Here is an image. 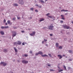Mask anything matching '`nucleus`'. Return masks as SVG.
Segmentation results:
<instances>
[{"instance_id":"obj_1","label":"nucleus","mask_w":73,"mask_h":73,"mask_svg":"<svg viewBox=\"0 0 73 73\" xmlns=\"http://www.w3.org/2000/svg\"><path fill=\"white\" fill-rule=\"evenodd\" d=\"M24 1L23 0H19V3L21 5H23L24 3Z\"/></svg>"},{"instance_id":"obj_2","label":"nucleus","mask_w":73,"mask_h":73,"mask_svg":"<svg viewBox=\"0 0 73 73\" xmlns=\"http://www.w3.org/2000/svg\"><path fill=\"white\" fill-rule=\"evenodd\" d=\"M63 27L65 28V29H70V27L69 26H68L65 25H63Z\"/></svg>"},{"instance_id":"obj_3","label":"nucleus","mask_w":73,"mask_h":73,"mask_svg":"<svg viewBox=\"0 0 73 73\" xmlns=\"http://www.w3.org/2000/svg\"><path fill=\"white\" fill-rule=\"evenodd\" d=\"M22 62L23 64H26L28 63V61L25 60H23L22 61Z\"/></svg>"},{"instance_id":"obj_4","label":"nucleus","mask_w":73,"mask_h":73,"mask_svg":"<svg viewBox=\"0 0 73 73\" xmlns=\"http://www.w3.org/2000/svg\"><path fill=\"white\" fill-rule=\"evenodd\" d=\"M53 25H50L48 27V28L50 30H53Z\"/></svg>"},{"instance_id":"obj_5","label":"nucleus","mask_w":73,"mask_h":73,"mask_svg":"<svg viewBox=\"0 0 73 73\" xmlns=\"http://www.w3.org/2000/svg\"><path fill=\"white\" fill-rule=\"evenodd\" d=\"M36 34V32L35 31H33L32 32V33L30 34V36H34V35Z\"/></svg>"},{"instance_id":"obj_6","label":"nucleus","mask_w":73,"mask_h":73,"mask_svg":"<svg viewBox=\"0 0 73 73\" xmlns=\"http://www.w3.org/2000/svg\"><path fill=\"white\" fill-rule=\"evenodd\" d=\"M1 64H3V65L5 66H6L7 65V64L6 63L4 62H1L0 63Z\"/></svg>"},{"instance_id":"obj_7","label":"nucleus","mask_w":73,"mask_h":73,"mask_svg":"<svg viewBox=\"0 0 73 73\" xmlns=\"http://www.w3.org/2000/svg\"><path fill=\"white\" fill-rule=\"evenodd\" d=\"M13 33V35L12 36L13 37H15L16 36V33L15 32V31L13 32L12 33Z\"/></svg>"},{"instance_id":"obj_8","label":"nucleus","mask_w":73,"mask_h":73,"mask_svg":"<svg viewBox=\"0 0 73 73\" xmlns=\"http://www.w3.org/2000/svg\"><path fill=\"white\" fill-rule=\"evenodd\" d=\"M3 52H4V53H6V52H8V50L6 48H5L3 49Z\"/></svg>"},{"instance_id":"obj_9","label":"nucleus","mask_w":73,"mask_h":73,"mask_svg":"<svg viewBox=\"0 0 73 73\" xmlns=\"http://www.w3.org/2000/svg\"><path fill=\"white\" fill-rule=\"evenodd\" d=\"M58 57H59V59H61L62 58V56H61V55H58Z\"/></svg>"},{"instance_id":"obj_10","label":"nucleus","mask_w":73,"mask_h":73,"mask_svg":"<svg viewBox=\"0 0 73 73\" xmlns=\"http://www.w3.org/2000/svg\"><path fill=\"white\" fill-rule=\"evenodd\" d=\"M38 53L39 54H40L41 55H42L43 54V52L41 51H38Z\"/></svg>"},{"instance_id":"obj_11","label":"nucleus","mask_w":73,"mask_h":73,"mask_svg":"<svg viewBox=\"0 0 73 73\" xmlns=\"http://www.w3.org/2000/svg\"><path fill=\"white\" fill-rule=\"evenodd\" d=\"M22 43V42L20 41H18V42H17L18 45H21Z\"/></svg>"},{"instance_id":"obj_12","label":"nucleus","mask_w":73,"mask_h":73,"mask_svg":"<svg viewBox=\"0 0 73 73\" xmlns=\"http://www.w3.org/2000/svg\"><path fill=\"white\" fill-rule=\"evenodd\" d=\"M61 12H68L67 10L62 9L61 10Z\"/></svg>"},{"instance_id":"obj_13","label":"nucleus","mask_w":73,"mask_h":73,"mask_svg":"<svg viewBox=\"0 0 73 73\" xmlns=\"http://www.w3.org/2000/svg\"><path fill=\"white\" fill-rule=\"evenodd\" d=\"M13 6L14 7H17L18 6V4L17 3H14L13 4Z\"/></svg>"},{"instance_id":"obj_14","label":"nucleus","mask_w":73,"mask_h":73,"mask_svg":"<svg viewBox=\"0 0 73 73\" xmlns=\"http://www.w3.org/2000/svg\"><path fill=\"white\" fill-rule=\"evenodd\" d=\"M59 45V44H58V43H56L55 46L56 48H58V47Z\"/></svg>"},{"instance_id":"obj_15","label":"nucleus","mask_w":73,"mask_h":73,"mask_svg":"<svg viewBox=\"0 0 73 73\" xmlns=\"http://www.w3.org/2000/svg\"><path fill=\"white\" fill-rule=\"evenodd\" d=\"M48 55L46 54H44V55H41L42 57H48Z\"/></svg>"},{"instance_id":"obj_16","label":"nucleus","mask_w":73,"mask_h":73,"mask_svg":"<svg viewBox=\"0 0 73 73\" xmlns=\"http://www.w3.org/2000/svg\"><path fill=\"white\" fill-rule=\"evenodd\" d=\"M13 48L15 50V52H17V48L15 47H14Z\"/></svg>"},{"instance_id":"obj_17","label":"nucleus","mask_w":73,"mask_h":73,"mask_svg":"<svg viewBox=\"0 0 73 73\" xmlns=\"http://www.w3.org/2000/svg\"><path fill=\"white\" fill-rule=\"evenodd\" d=\"M0 33L2 35H4V32L3 31H1L0 32Z\"/></svg>"},{"instance_id":"obj_18","label":"nucleus","mask_w":73,"mask_h":73,"mask_svg":"<svg viewBox=\"0 0 73 73\" xmlns=\"http://www.w3.org/2000/svg\"><path fill=\"white\" fill-rule=\"evenodd\" d=\"M39 1H40V2L42 3H45V2L43 1L42 0H39Z\"/></svg>"},{"instance_id":"obj_19","label":"nucleus","mask_w":73,"mask_h":73,"mask_svg":"<svg viewBox=\"0 0 73 73\" xmlns=\"http://www.w3.org/2000/svg\"><path fill=\"white\" fill-rule=\"evenodd\" d=\"M14 45H18L17 42H14Z\"/></svg>"},{"instance_id":"obj_20","label":"nucleus","mask_w":73,"mask_h":73,"mask_svg":"<svg viewBox=\"0 0 73 73\" xmlns=\"http://www.w3.org/2000/svg\"><path fill=\"white\" fill-rule=\"evenodd\" d=\"M44 19H42L40 20V22H41V21H44Z\"/></svg>"},{"instance_id":"obj_21","label":"nucleus","mask_w":73,"mask_h":73,"mask_svg":"<svg viewBox=\"0 0 73 73\" xmlns=\"http://www.w3.org/2000/svg\"><path fill=\"white\" fill-rule=\"evenodd\" d=\"M63 70L61 69V70H60L59 69H58V71H59V72H61Z\"/></svg>"},{"instance_id":"obj_22","label":"nucleus","mask_w":73,"mask_h":73,"mask_svg":"<svg viewBox=\"0 0 73 73\" xmlns=\"http://www.w3.org/2000/svg\"><path fill=\"white\" fill-rule=\"evenodd\" d=\"M13 21H15L16 20V18H13L12 19Z\"/></svg>"},{"instance_id":"obj_23","label":"nucleus","mask_w":73,"mask_h":73,"mask_svg":"<svg viewBox=\"0 0 73 73\" xmlns=\"http://www.w3.org/2000/svg\"><path fill=\"white\" fill-rule=\"evenodd\" d=\"M68 52L69 53H71L72 52V51L71 50H69L68 51Z\"/></svg>"},{"instance_id":"obj_24","label":"nucleus","mask_w":73,"mask_h":73,"mask_svg":"<svg viewBox=\"0 0 73 73\" xmlns=\"http://www.w3.org/2000/svg\"><path fill=\"white\" fill-rule=\"evenodd\" d=\"M4 28L5 29H6V28H9V27H8V26H5L4 27Z\"/></svg>"},{"instance_id":"obj_25","label":"nucleus","mask_w":73,"mask_h":73,"mask_svg":"<svg viewBox=\"0 0 73 73\" xmlns=\"http://www.w3.org/2000/svg\"><path fill=\"white\" fill-rule=\"evenodd\" d=\"M59 49H61L62 48V47L61 46H60L59 47Z\"/></svg>"},{"instance_id":"obj_26","label":"nucleus","mask_w":73,"mask_h":73,"mask_svg":"<svg viewBox=\"0 0 73 73\" xmlns=\"http://www.w3.org/2000/svg\"><path fill=\"white\" fill-rule=\"evenodd\" d=\"M11 23V22H10V21H7V23L9 24H10Z\"/></svg>"},{"instance_id":"obj_27","label":"nucleus","mask_w":73,"mask_h":73,"mask_svg":"<svg viewBox=\"0 0 73 73\" xmlns=\"http://www.w3.org/2000/svg\"><path fill=\"white\" fill-rule=\"evenodd\" d=\"M48 56H50V57H52V55H51V54H48Z\"/></svg>"},{"instance_id":"obj_28","label":"nucleus","mask_w":73,"mask_h":73,"mask_svg":"<svg viewBox=\"0 0 73 73\" xmlns=\"http://www.w3.org/2000/svg\"><path fill=\"white\" fill-rule=\"evenodd\" d=\"M30 9L31 10V11H33V9H34L33 8H30Z\"/></svg>"},{"instance_id":"obj_29","label":"nucleus","mask_w":73,"mask_h":73,"mask_svg":"<svg viewBox=\"0 0 73 73\" xmlns=\"http://www.w3.org/2000/svg\"><path fill=\"white\" fill-rule=\"evenodd\" d=\"M63 66L64 69H66V66Z\"/></svg>"},{"instance_id":"obj_30","label":"nucleus","mask_w":73,"mask_h":73,"mask_svg":"<svg viewBox=\"0 0 73 73\" xmlns=\"http://www.w3.org/2000/svg\"><path fill=\"white\" fill-rule=\"evenodd\" d=\"M50 15V13H48L46 15V16H49L48 15Z\"/></svg>"},{"instance_id":"obj_31","label":"nucleus","mask_w":73,"mask_h":73,"mask_svg":"<svg viewBox=\"0 0 73 73\" xmlns=\"http://www.w3.org/2000/svg\"><path fill=\"white\" fill-rule=\"evenodd\" d=\"M38 54H38V53H36L35 54V56H38Z\"/></svg>"},{"instance_id":"obj_32","label":"nucleus","mask_w":73,"mask_h":73,"mask_svg":"<svg viewBox=\"0 0 73 73\" xmlns=\"http://www.w3.org/2000/svg\"><path fill=\"white\" fill-rule=\"evenodd\" d=\"M48 66H49V67H50V66H51L50 65V64H48Z\"/></svg>"},{"instance_id":"obj_33","label":"nucleus","mask_w":73,"mask_h":73,"mask_svg":"<svg viewBox=\"0 0 73 73\" xmlns=\"http://www.w3.org/2000/svg\"><path fill=\"white\" fill-rule=\"evenodd\" d=\"M30 53H31V54H32L33 52L32 51V50H31L29 51Z\"/></svg>"},{"instance_id":"obj_34","label":"nucleus","mask_w":73,"mask_h":73,"mask_svg":"<svg viewBox=\"0 0 73 73\" xmlns=\"http://www.w3.org/2000/svg\"><path fill=\"white\" fill-rule=\"evenodd\" d=\"M1 29H4V27H3V26H2L1 27Z\"/></svg>"},{"instance_id":"obj_35","label":"nucleus","mask_w":73,"mask_h":73,"mask_svg":"<svg viewBox=\"0 0 73 73\" xmlns=\"http://www.w3.org/2000/svg\"><path fill=\"white\" fill-rule=\"evenodd\" d=\"M61 19H62V20H65V18L64 17H62Z\"/></svg>"},{"instance_id":"obj_36","label":"nucleus","mask_w":73,"mask_h":73,"mask_svg":"<svg viewBox=\"0 0 73 73\" xmlns=\"http://www.w3.org/2000/svg\"><path fill=\"white\" fill-rule=\"evenodd\" d=\"M25 57H27V56H28V55L27 54H25L24 55Z\"/></svg>"},{"instance_id":"obj_37","label":"nucleus","mask_w":73,"mask_h":73,"mask_svg":"<svg viewBox=\"0 0 73 73\" xmlns=\"http://www.w3.org/2000/svg\"><path fill=\"white\" fill-rule=\"evenodd\" d=\"M60 23H63L64 21H60Z\"/></svg>"},{"instance_id":"obj_38","label":"nucleus","mask_w":73,"mask_h":73,"mask_svg":"<svg viewBox=\"0 0 73 73\" xmlns=\"http://www.w3.org/2000/svg\"><path fill=\"white\" fill-rule=\"evenodd\" d=\"M17 19H18V20H20V17H17Z\"/></svg>"},{"instance_id":"obj_39","label":"nucleus","mask_w":73,"mask_h":73,"mask_svg":"<svg viewBox=\"0 0 73 73\" xmlns=\"http://www.w3.org/2000/svg\"><path fill=\"white\" fill-rule=\"evenodd\" d=\"M6 22V20H5V19H4V23H5Z\"/></svg>"},{"instance_id":"obj_40","label":"nucleus","mask_w":73,"mask_h":73,"mask_svg":"<svg viewBox=\"0 0 73 73\" xmlns=\"http://www.w3.org/2000/svg\"><path fill=\"white\" fill-rule=\"evenodd\" d=\"M61 16L62 17H64V15H61Z\"/></svg>"},{"instance_id":"obj_41","label":"nucleus","mask_w":73,"mask_h":73,"mask_svg":"<svg viewBox=\"0 0 73 73\" xmlns=\"http://www.w3.org/2000/svg\"><path fill=\"white\" fill-rule=\"evenodd\" d=\"M14 29H17V27H14Z\"/></svg>"},{"instance_id":"obj_42","label":"nucleus","mask_w":73,"mask_h":73,"mask_svg":"<svg viewBox=\"0 0 73 73\" xmlns=\"http://www.w3.org/2000/svg\"><path fill=\"white\" fill-rule=\"evenodd\" d=\"M68 13H67L65 14V15H68Z\"/></svg>"},{"instance_id":"obj_43","label":"nucleus","mask_w":73,"mask_h":73,"mask_svg":"<svg viewBox=\"0 0 73 73\" xmlns=\"http://www.w3.org/2000/svg\"><path fill=\"white\" fill-rule=\"evenodd\" d=\"M22 45H25V44L24 43V42L22 43Z\"/></svg>"},{"instance_id":"obj_44","label":"nucleus","mask_w":73,"mask_h":73,"mask_svg":"<svg viewBox=\"0 0 73 73\" xmlns=\"http://www.w3.org/2000/svg\"><path fill=\"white\" fill-rule=\"evenodd\" d=\"M21 32L22 33H24V32H25V31H21Z\"/></svg>"},{"instance_id":"obj_45","label":"nucleus","mask_w":73,"mask_h":73,"mask_svg":"<svg viewBox=\"0 0 73 73\" xmlns=\"http://www.w3.org/2000/svg\"><path fill=\"white\" fill-rule=\"evenodd\" d=\"M48 17H50V18H52V17L50 16H48Z\"/></svg>"},{"instance_id":"obj_46","label":"nucleus","mask_w":73,"mask_h":73,"mask_svg":"<svg viewBox=\"0 0 73 73\" xmlns=\"http://www.w3.org/2000/svg\"><path fill=\"white\" fill-rule=\"evenodd\" d=\"M72 59H69V61H72Z\"/></svg>"},{"instance_id":"obj_47","label":"nucleus","mask_w":73,"mask_h":73,"mask_svg":"<svg viewBox=\"0 0 73 73\" xmlns=\"http://www.w3.org/2000/svg\"><path fill=\"white\" fill-rule=\"evenodd\" d=\"M35 11L36 12H38V10H36Z\"/></svg>"},{"instance_id":"obj_48","label":"nucleus","mask_w":73,"mask_h":73,"mask_svg":"<svg viewBox=\"0 0 73 73\" xmlns=\"http://www.w3.org/2000/svg\"><path fill=\"white\" fill-rule=\"evenodd\" d=\"M50 36H53V34H50Z\"/></svg>"},{"instance_id":"obj_49","label":"nucleus","mask_w":73,"mask_h":73,"mask_svg":"<svg viewBox=\"0 0 73 73\" xmlns=\"http://www.w3.org/2000/svg\"><path fill=\"white\" fill-rule=\"evenodd\" d=\"M38 7H39V8H41V6H38Z\"/></svg>"},{"instance_id":"obj_50","label":"nucleus","mask_w":73,"mask_h":73,"mask_svg":"<svg viewBox=\"0 0 73 73\" xmlns=\"http://www.w3.org/2000/svg\"><path fill=\"white\" fill-rule=\"evenodd\" d=\"M44 42H44V41H42V44H44Z\"/></svg>"},{"instance_id":"obj_51","label":"nucleus","mask_w":73,"mask_h":73,"mask_svg":"<svg viewBox=\"0 0 73 73\" xmlns=\"http://www.w3.org/2000/svg\"><path fill=\"white\" fill-rule=\"evenodd\" d=\"M44 41H47V40L46 39H44Z\"/></svg>"},{"instance_id":"obj_52","label":"nucleus","mask_w":73,"mask_h":73,"mask_svg":"<svg viewBox=\"0 0 73 73\" xmlns=\"http://www.w3.org/2000/svg\"><path fill=\"white\" fill-rule=\"evenodd\" d=\"M32 19V17H30V18H29V19Z\"/></svg>"},{"instance_id":"obj_53","label":"nucleus","mask_w":73,"mask_h":73,"mask_svg":"<svg viewBox=\"0 0 73 73\" xmlns=\"http://www.w3.org/2000/svg\"><path fill=\"white\" fill-rule=\"evenodd\" d=\"M36 6V7H38V5H35Z\"/></svg>"},{"instance_id":"obj_54","label":"nucleus","mask_w":73,"mask_h":73,"mask_svg":"<svg viewBox=\"0 0 73 73\" xmlns=\"http://www.w3.org/2000/svg\"><path fill=\"white\" fill-rule=\"evenodd\" d=\"M5 25H8V24L7 23H6Z\"/></svg>"},{"instance_id":"obj_55","label":"nucleus","mask_w":73,"mask_h":73,"mask_svg":"<svg viewBox=\"0 0 73 73\" xmlns=\"http://www.w3.org/2000/svg\"><path fill=\"white\" fill-rule=\"evenodd\" d=\"M50 70L51 71H53V70L50 69Z\"/></svg>"},{"instance_id":"obj_56","label":"nucleus","mask_w":73,"mask_h":73,"mask_svg":"<svg viewBox=\"0 0 73 73\" xmlns=\"http://www.w3.org/2000/svg\"><path fill=\"white\" fill-rule=\"evenodd\" d=\"M67 40V39H66V38H65L64 39V40L65 41H66V40Z\"/></svg>"},{"instance_id":"obj_57","label":"nucleus","mask_w":73,"mask_h":73,"mask_svg":"<svg viewBox=\"0 0 73 73\" xmlns=\"http://www.w3.org/2000/svg\"><path fill=\"white\" fill-rule=\"evenodd\" d=\"M11 73L8 72L7 73H13V72H10Z\"/></svg>"},{"instance_id":"obj_58","label":"nucleus","mask_w":73,"mask_h":73,"mask_svg":"<svg viewBox=\"0 0 73 73\" xmlns=\"http://www.w3.org/2000/svg\"><path fill=\"white\" fill-rule=\"evenodd\" d=\"M45 46H48V44H46L45 45Z\"/></svg>"},{"instance_id":"obj_59","label":"nucleus","mask_w":73,"mask_h":73,"mask_svg":"<svg viewBox=\"0 0 73 73\" xmlns=\"http://www.w3.org/2000/svg\"><path fill=\"white\" fill-rule=\"evenodd\" d=\"M63 56L64 57H65V55H64V54H63Z\"/></svg>"},{"instance_id":"obj_60","label":"nucleus","mask_w":73,"mask_h":73,"mask_svg":"<svg viewBox=\"0 0 73 73\" xmlns=\"http://www.w3.org/2000/svg\"><path fill=\"white\" fill-rule=\"evenodd\" d=\"M23 16L22 17V18H23V16H24V15H22Z\"/></svg>"},{"instance_id":"obj_61","label":"nucleus","mask_w":73,"mask_h":73,"mask_svg":"<svg viewBox=\"0 0 73 73\" xmlns=\"http://www.w3.org/2000/svg\"><path fill=\"white\" fill-rule=\"evenodd\" d=\"M58 68H59V69H60V67H58Z\"/></svg>"},{"instance_id":"obj_62","label":"nucleus","mask_w":73,"mask_h":73,"mask_svg":"<svg viewBox=\"0 0 73 73\" xmlns=\"http://www.w3.org/2000/svg\"><path fill=\"white\" fill-rule=\"evenodd\" d=\"M47 1V0H46L45 1Z\"/></svg>"},{"instance_id":"obj_63","label":"nucleus","mask_w":73,"mask_h":73,"mask_svg":"<svg viewBox=\"0 0 73 73\" xmlns=\"http://www.w3.org/2000/svg\"><path fill=\"white\" fill-rule=\"evenodd\" d=\"M61 73H63V72H61Z\"/></svg>"},{"instance_id":"obj_64","label":"nucleus","mask_w":73,"mask_h":73,"mask_svg":"<svg viewBox=\"0 0 73 73\" xmlns=\"http://www.w3.org/2000/svg\"><path fill=\"white\" fill-rule=\"evenodd\" d=\"M59 8H61V7H59Z\"/></svg>"}]
</instances>
